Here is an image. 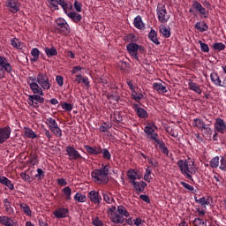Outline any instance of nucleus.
Instances as JSON below:
<instances>
[{
    "label": "nucleus",
    "mask_w": 226,
    "mask_h": 226,
    "mask_svg": "<svg viewBox=\"0 0 226 226\" xmlns=\"http://www.w3.org/2000/svg\"><path fill=\"white\" fill-rule=\"evenodd\" d=\"M180 185H182V186L185 187V190H188L189 192H193V190H195V188L192 185H190L185 182H180Z\"/></svg>",
    "instance_id": "obj_61"
},
{
    "label": "nucleus",
    "mask_w": 226,
    "mask_h": 226,
    "mask_svg": "<svg viewBox=\"0 0 226 226\" xmlns=\"http://www.w3.org/2000/svg\"><path fill=\"white\" fill-rule=\"evenodd\" d=\"M62 109L64 110H66L67 112H72V110H73V106L70 103H67V102H64L62 104Z\"/></svg>",
    "instance_id": "obj_54"
},
{
    "label": "nucleus",
    "mask_w": 226,
    "mask_h": 226,
    "mask_svg": "<svg viewBox=\"0 0 226 226\" xmlns=\"http://www.w3.org/2000/svg\"><path fill=\"white\" fill-rule=\"evenodd\" d=\"M74 200H77V202H84L86 200V195L77 192L74 196Z\"/></svg>",
    "instance_id": "obj_50"
},
{
    "label": "nucleus",
    "mask_w": 226,
    "mask_h": 226,
    "mask_svg": "<svg viewBox=\"0 0 226 226\" xmlns=\"http://www.w3.org/2000/svg\"><path fill=\"white\" fill-rule=\"evenodd\" d=\"M117 213L118 215H120L123 218H129L130 217V213L128 212V210H126V207H124V206H118L117 207Z\"/></svg>",
    "instance_id": "obj_35"
},
{
    "label": "nucleus",
    "mask_w": 226,
    "mask_h": 226,
    "mask_svg": "<svg viewBox=\"0 0 226 226\" xmlns=\"http://www.w3.org/2000/svg\"><path fill=\"white\" fill-rule=\"evenodd\" d=\"M133 26L136 29H144V22H142V17L138 15L133 21Z\"/></svg>",
    "instance_id": "obj_34"
},
{
    "label": "nucleus",
    "mask_w": 226,
    "mask_h": 226,
    "mask_svg": "<svg viewBox=\"0 0 226 226\" xmlns=\"http://www.w3.org/2000/svg\"><path fill=\"white\" fill-rule=\"evenodd\" d=\"M193 225L194 226H206V222H204V220H202L200 218H195L193 221Z\"/></svg>",
    "instance_id": "obj_55"
},
{
    "label": "nucleus",
    "mask_w": 226,
    "mask_h": 226,
    "mask_svg": "<svg viewBox=\"0 0 226 226\" xmlns=\"http://www.w3.org/2000/svg\"><path fill=\"white\" fill-rule=\"evenodd\" d=\"M195 28L198 29V31H200V33H204L207 31V29H209V27L207 26V24L204 22H197L195 24Z\"/></svg>",
    "instance_id": "obj_38"
},
{
    "label": "nucleus",
    "mask_w": 226,
    "mask_h": 226,
    "mask_svg": "<svg viewBox=\"0 0 226 226\" xmlns=\"http://www.w3.org/2000/svg\"><path fill=\"white\" fill-rule=\"evenodd\" d=\"M147 161H148V163H149L150 165H152V167L156 168V167H158V166H159V163L156 162V160H155V159H153V158H147Z\"/></svg>",
    "instance_id": "obj_64"
},
{
    "label": "nucleus",
    "mask_w": 226,
    "mask_h": 226,
    "mask_svg": "<svg viewBox=\"0 0 226 226\" xmlns=\"http://www.w3.org/2000/svg\"><path fill=\"white\" fill-rule=\"evenodd\" d=\"M144 132L147 139H151L152 140H154V142H159L160 139H158V133H156L154 127L147 125Z\"/></svg>",
    "instance_id": "obj_9"
},
{
    "label": "nucleus",
    "mask_w": 226,
    "mask_h": 226,
    "mask_svg": "<svg viewBox=\"0 0 226 226\" xmlns=\"http://www.w3.org/2000/svg\"><path fill=\"white\" fill-rule=\"evenodd\" d=\"M192 124L195 128H198V130H202L206 123L200 118H194L192 121Z\"/></svg>",
    "instance_id": "obj_37"
},
{
    "label": "nucleus",
    "mask_w": 226,
    "mask_h": 226,
    "mask_svg": "<svg viewBox=\"0 0 226 226\" xmlns=\"http://www.w3.org/2000/svg\"><path fill=\"white\" fill-rule=\"evenodd\" d=\"M160 33L162 34L164 38H170V28L165 26H161Z\"/></svg>",
    "instance_id": "obj_41"
},
{
    "label": "nucleus",
    "mask_w": 226,
    "mask_h": 226,
    "mask_svg": "<svg viewBox=\"0 0 226 226\" xmlns=\"http://www.w3.org/2000/svg\"><path fill=\"white\" fill-rule=\"evenodd\" d=\"M31 56H33V58H31V61L33 63H36V61H38V59L40 58V49H38L37 48L32 49Z\"/></svg>",
    "instance_id": "obj_40"
},
{
    "label": "nucleus",
    "mask_w": 226,
    "mask_h": 226,
    "mask_svg": "<svg viewBox=\"0 0 226 226\" xmlns=\"http://www.w3.org/2000/svg\"><path fill=\"white\" fill-rule=\"evenodd\" d=\"M188 86H189V89H191V91H194V93H197L198 94H202V89H200V86H199V84L193 82V80L189 79Z\"/></svg>",
    "instance_id": "obj_24"
},
{
    "label": "nucleus",
    "mask_w": 226,
    "mask_h": 226,
    "mask_svg": "<svg viewBox=\"0 0 226 226\" xmlns=\"http://www.w3.org/2000/svg\"><path fill=\"white\" fill-rule=\"evenodd\" d=\"M56 30L59 31L62 34H66V33H70V25L68 22L63 18H58L56 19Z\"/></svg>",
    "instance_id": "obj_8"
},
{
    "label": "nucleus",
    "mask_w": 226,
    "mask_h": 226,
    "mask_svg": "<svg viewBox=\"0 0 226 226\" xmlns=\"http://www.w3.org/2000/svg\"><path fill=\"white\" fill-rule=\"evenodd\" d=\"M155 144L159 146L163 154H169V148L167 147V146H165V143H163V141L159 139V141H155Z\"/></svg>",
    "instance_id": "obj_45"
},
{
    "label": "nucleus",
    "mask_w": 226,
    "mask_h": 226,
    "mask_svg": "<svg viewBox=\"0 0 226 226\" xmlns=\"http://www.w3.org/2000/svg\"><path fill=\"white\" fill-rule=\"evenodd\" d=\"M195 202L202 206L204 209H206L207 206H211V199L209 197H201L200 199H197V197H195Z\"/></svg>",
    "instance_id": "obj_19"
},
{
    "label": "nucleus",
    "mask_w": 226,
    "mask_h": 226,
    "mask_svg": "<svg viewBox=\"0 0 226 226\" xmlns=\"http://www.w3.org/2000/svg\"><path fill=\"white\" fill-rule=\"evenodd\" d=\"M66 153L70 158V160H79V158H82V155L75 149L73 147H66Z\"/></svg>",
    "instance_id": "obj_12"
},
{
    "label": "nucleus",
    "mask_w": 226,
    "mask_h": 226,
    "mask_svg": "<svg viewBox=\"0 0 226 226\" xmlns=\"http://www.w3.org/2000/svg\"><path fill=\"white\" fill-rule=\"evenodd\" d=\"M109 216L113 223H124V217L119 214H109Z\"/></svg>",
    "instance_id": "obj_23"
},
{
    "label": "nucleus",
    "mask_w": 226,
    "mask_h": 226,
    "mask_svg": "<svg viewBox=\"0 0 226 226\" xmlns=\"http://www.w3.org/2000/svg\"><path fill=\"white\" fill-rule=\"evenodd\" d=\"M88 199H90L91 202H94V204H100V202H102V196H100V193L96 191H90L88 192Z\"/></svg>",
    "instance_id": "obj_16"
},
{
    "label": "nucleus",
    "mask_w": 226,
    "mask_h": 226,
    "mask_svg": "<svg viewBox=\"0 0 226 226\" xmlns=\"http://www.w3.org/2000/svg\"><path fill=\"white\" fill-rule=\"evenodd\" d=\"M111 126L104 122L100 127H99V132H102V133H107L109 130H110Z\"/></svg>",
    "instance_id": "obj_49"
},
{
    "label": "nucleus",
    "mask_w": 226,
    "mask_h": 226,
    "mask_svg": "<svg viewBox=\"0 0 226 226\" xmlns=\"http://www.w3.org/2000/svg\"><path fill=\"white\" fill-rule=\"evenodd\" d=\"M133 188L136 190V192H139V193H142L144 190H146V186H147V184L144 181L137 182L135 181L132 183Z\"/></svg>",
    "instance_id": "obj_25"
},
{
    "label": "nucleus",
    "mask_w": 226,
    "mask_h": 226,
    "mask_svg": "<svg viewBox=\"0 0 226 226\" xmlns=\"http://www.w3.org/2000/svg\"><path fill=\"white\" fill-rule=\"evenodd\" d=\"M210 79L213 84H215V86H223L222 85V79H220V76H218V73H216L215 72L210 74Z\"/></svg>",
    "instance_id": "obj_32"
},
{
    "label": "nucleus",
    "mask_w": 226,
    "mask_h": 226,
    "mask_svg": "<svg viewBox=\"0 0 226 226\" xmlns=\"http://www.w3.org/2000/svg\"><path fill=\"white\" fill-rule=\"evenodd\" d=\"M199 44L202 52H209V46L207 44L202 42V41H199Z\"/></svg>",
    "instance_id": "obj_57"
},
{
    "label": "nucleus",
    "mask_w": 226,
    "mask_h": 226,
    "mask_svg": "<svg viewBox=\"0 0 226 226\" xmlns=\"http://www.w3.org/2000/svg\"><path fill=\"white\" fill-rule=\"evenodd\" d=\"M201 132H203V133L205 135H211V133H213V131L209 128V126H207L206 124L205 125L201 128Z\"/></svg>",
    "instance_id": "obj_58"
},
{
    "label": "nucleus",
    "mask_w": 226,
    "mask_h": 226,
    "mask_svg": "<svg viewBox=\"0 0 226 226\" xmlns=\"http://www.w3.org/2000/svg\"><path fill=\"white\" fill-rule=\"evenodd\" d=\"M209 165L211 169H218L220 165V156L213 157L209 162Z\"/></svg>",
    "instance_id": "obj_42"
},
{
    "label": "nucleus",
    "mask_w": 226,
    "mask_h": 226,
    "mask_svg": "<svg viewBox=\"0 0 226 226\" xmlns=\"http://www.w3.org/2000/svg\"><path fill=\"white\" fill-rule=\"evenodd\" d=\"M19 207H21L22 211H24V213L26 215H27V216H31L32 212H31V207H29V206L26 203H21L19 205Z\"/></svg>",
    "instance_id": "obj_47"
},
{
    "label": "nucleus",
    "mask_w": 226,
    "mask_h": 226,
    "mask_svg": "<svg viewBox=\"0 0 226 226\" xmlns=\"http://www.w3.org/2000/svg\"><path fill=\"white\" fill-rule=\"evenodd\" d=\"M45 123L49 130H50V132H52L56 137H63V131L61 130V127H59V125L57 124V122H56V119L52 117H48Z\"/></svg>",
    "instance_id": "obj_4"
},
{
    "label": "nucleus",
    "mask_w": 226,
    "mask_h": 226,
    "mask_svg": "<svg viewBox=\"0 0 226 226\" xmlns=\"http://www.w3.org/2000/svg\"><path fill=\"white\" fill-rule=\"evenodd\" d=\"M153 89L154 91H155L156 93H162L165 94L168 92L167 90V87L165 85H163L162 82L160 83H153Z\"/></svg>",
    "instance_id": "obj_21"
},
{
    "label": "nucleus",
    "mask_w": 226,
    "mask_h": 226,
    "mask_svg": "<svg viewBox=\"0 0 226 226\" xmlns=\"http://www.w3.org/2000/svg\"><path fill=\"white\" fill-rule=\"evenodd\" d=\"M103 200L107 202V204H112L114 202V196H112V193L108 192H102Z\"/></svg>",
    "instance_id": "obj_36"
},
{
    "label": "nucleus",
    "mask_w": 226,
    "mask_h": 226,
    "mask_svg": "<svg viewBox=\"0 0 226 226\" xmlns=\"http://www.w3.org/2000/svg\"><path fill=\"white\" fill-rule=\"evenodd\" d=\"M126 49L130 56H132V57H134L136 61H139V50H140V52H144V46H140L135 42L129 43L126 46Z\"/></svg>",
    "instance_id": "obj_7"
},
{
    "label": "nucleus",
    "mask_w": 226,
    "mask_h": 226,
    "mask_svg": "<svg viewBox=\"0 0 226 226\" xmlns=\"http://www.w3.org/2000/svg\"><path fill=\"white\" fill-rule=\"evenodd\" d=\"M127 177L130 180V183H132V184L135 183V181H137V179H140V177H139L137 170H132V169H130L127 170Z\"/></svg>",
    "instance_id": "obj_20"
},
{
    "label": "nucleus",
    "mask_w": 226,
    "mask_h": 226,
    "mask_svg": "<svg viewBox=\"0 0 226 226\" xmlns=\"http://www.w3.org/2000/svg\"><path fill=\"white\" fill-rule=\"evenodd\" d=\"M177 167L184 176H186L187 179L193 181L192 174H195V162L192 159H186L185 161L179 160L177 162Z\"/></svg>",
    "instance_id": "obj_2"
},
{
    "label": "nucleus",
    "mask_w": 226,
    "mask_h": 226,
    "mask_svg": "<svg viewBox=\"0 0 226 226\" xmlns=\"http://www.w3.org/2000/svg\"><path fill=\"white\" fill-rule=\"evenodd\" d=\"M213 47L215 50H218L219 52L222 50H225V44H223L222 42H215L214 43Z\"/></svg>",
    "instance_id": "obj_51"
},
{
    "label": "nucleus",
    "mask_w": 226,
    "mask_h": 226,
    "mask_svg": "<svg viewBox=\"0 0 226 226\" xmlns=\"http://www.w3.org/2000/svg\"><path fill=\"white\" fill-rule=\"evenodd\" d=\"M192 7L194 8V10H196V11H198V13H200V15H201V17L207 19L206 8H204L200 3H199L198 1H194L192 4Z\"/></svg>",
    "instance_id": "obj_15"
},
{
    "label": "nucleus",
    "mask_w": 226,
    "mask_h": 226,
    "mask_svg": "<svg viewBox=\"0 0 226 226\" xmlns=\"http://www.w3.org/2000/svg\"><path fill=\"white\" fill-rule=\"evenodd\" d=\"M166 132H169L170 135H171V137H174L175 139H177V137H178L179 133L173 128L168 127L166 129Z\"/></svg>",
    "instance_id": "obj_52"
},
{
    "label": "nucleus",
    "mask_w": 226,
    "mask_h": 226,
    "mask_svg": "<svg viewBox=\"0 0 226 226\" xmlns=\"http://www.w3.org/2000/svg\"><path fill=\"white\" fill-rule=\"evenodd\" d=\"M63 194L65 197L66 200H72V189L70 188V186H66L64 187L63 190Z\"/></svg>",
    "instance_id": "obj_44"
},
{
    "label": "nucleus",
    "mask_w": 226,
    "mask_h": 226,
    "mask_svg": "<svg viewBox=\"0 0 226 226\" xmlns=\"http://www.w3.org/2000/svg\"><path fill=\"white\" fill-rule=\"evenodd\" d=\"M132 96L135 102H139V100H142L144 98V94H142V90L139 88H134V90L132 91Z\"/></svg>",
    "instance_id": "obj_30"
},
{
    "label": "nucleus",
    "mask_w": 226,
    "mask_h": 226,
    "mask_svg": "<svg viewBox=\"0 0 226 226\" xmlns=\"http://www.w3.org/2000/svg\"><path fill=\"white\" fill-rule=\"evenodd\" d=\"M101 154H102V157H103L104 160H108V161L112 160V154H110V152L107 148L102 149Z\"/></svg>",
    "instance_id": "obj_46"
},
{
    "label": "nucleus",
    "mask_w": 226,
    "mask_h": 226,
    "mask_svg": "<svg viewBox=\"0 0 226 226\" xmlns=\"http://www.w3.org/2000/svg\"><path fill=\"white\" fill-rule=\"evenodd\" d=\"M27 84L34 94L28 95V105L38 107V103H44L45 98L41 97L45 94L43 91H49L52 87L49 76L43 72H40L37 76H30L27 78Z\"/></svg>",
    "instance_id": "obj_1"
},
{
    "label": "nucleus",
    "mask_w": 226,
    "mask_h": 226,
    "mask_svg": "<svg viewBox=\"0 0 226 226\" xmlns=\"http://www.w3.org/2000/svg\"><path fill=\"white\" fill-rule=\"evenodd\" d=\"M73 6H74V10H76L78 13H80V11H82V4H80V2L75 0Z\"/></svg>",
    "instance_id": "obj_56"
},
{
    "label": "nucleus",
    "mask_w": 226,
    "mask_h": 226,
    "mask_svg": "<svg viewBox=\"0 0 226 226\" xmlns=\"http://www.w3.org/2000/svg\"><path fill=\"white\" fill-rule=\"evenodd\" d=\"M219 169L226 172V159L223 156L221 157Z\"/></svg>",
    "instance_id": "obj_53"
},
{
    "label": "nucleus",
    "mask_w": 226,
    "mask_h": 226,
    "mask_svg": "<svg viewBox=\"0 0 226 226\" xmlns=\"http://www.w3.org/2000/svg\"><path fill=\"white\" fill-rule=\"evenodd\" d=\"M48 3L50 4V8L59 10V3H61V0H48Z\"/></svg>",
    "instance_id": "obj_48"
},
{
    "label": "nucleus",
    "mask_w": 226,
    "mask_h": 226,
    "mask_svg": "<svg viewBox=\"0 0 226 226\" xmlns=\"http://www.w3.org/2000/svg\"><path fill=\"white\" fill-rule=\"evenodd\" d=\"M7 8L11 13H17L20 10L19 0H7Z\"/></svg>",
    "instance_id": "obj_13"
},
{
    "label": "nucleus",
    "mask_w": 226,
    "mask_h": 226,
    "mask_svg": "<svg viewBox=\"0 0 226 226\" xmlns=\"http://www.w3.org/2000/svg\"><path fill=\"white\" fill-rule=\"evenodd\" d=\"M64 10V13L68 15V4L64 2V0H61V2L58 4Z\"/></svg>",
    "instance_id": "obj_60"
},
{
    "label": "nucleus",
    "mask_w": 226,
    "mask_h": 226,
    "mask_svg": "<svg viewBox=\"0 0 226 226\" xmlns=\"http://www.w3.org/2000/svg\"><path fill=\"white\" fill-rule=\"evenodd\" d=\"M35 177L38 179H41V177H45V173L43 172V170L41 169H37V174L35 175Z\"/></svg>",
    "instance_id": "obj_62"
},
{
    "label": "nucleus",
    "mask_w": 226,
    "mask_h": 226,
    "mask_svg": "<svg viewBox=\"0 0 226 226\" xmlns=\"http://www.w3.org/2000/svg\"><path fill=\"white\" fill-rule=\"evenodd\" d=\"M134 110L137 113L138 117H140L141 119H147L148 117L147 111L143 108L139 107L138 104L134 105Z\"/></svg>",
    "instance_id": "obj_22"
},
{
    "label": "nucleus",
    "mask_w": 226,
    "mask_h": 226,
    "mask_svg": "<svg viewBox=\"0 0 226 226\" xmlns=\"http://www.w3.org/2000/svg\"><path fill=\"white\" fill-rule=\"evenodd\" d=\"M4 207L5 209V215H15V210L13 209V207H11V202H10V200L7 198L4 200Z\"/></svg>",
    "instance_id": "obj_18"
},
{
    "label": "nucleus",
    "mask_w": 226,
    "mask_h": 226,
    "mask_svg": "<svg viewBox=\"0 0 226 226\" xmlns=\"http://www.w3.org/2000/svg\"><path fill=\"white\" fill-rule=\"evenodd\" d=\"M0 223L4 226H18L19 223L7 215L0 216Z\"/></svg>",
    "instance_id": "obj_14"
},
{
    "label": "nucleus",
    "mask_w": 226,
    "mask_h": 226,
    "mask_svg": "<svg viewBox=\"0 0 226 226\" xmlns=\"http://www.w3.org/2000/svg\"><path fill=\"white\" fill-rule=\"evenodd\" d=\"M85 149L88 154H102V147H91L89 145H85Z\"/></svg>",
    "instance_id": "obj_17"
},
{
    "label": "nucleus",
    "mask_w": 226,
    "mask_h": 226,
    "mask_svg": "<svg viewBox=\"0 0 226 226\" xmlns=\"http://www.w3.org/2000/svg\"><path fill=\"white\" fill-rule=\"evenodd\" d=\"M44 52L47 57H54V56H57V49H56V47L54 46H52L51 48H44Z\"/></svg>",
    "instance_id": "obj_33"
},
{
    "label": "nucleus",
    "mask_w": 226,
    "mask_h": 226,
    "mask_svg": "<svg viewBox=\"0 0 226 226\" xmlns=\"http://www.w3.org/2000/svg\"><path fill=\"white\" fill-rule=\"evenodd\" d=\"M151 174H153V169H151V166H147L145 169L144 181H147V183H151V181H153V177Z\"/></svg>",
    "instance_id": "obj_29"
},
{
    "label": "nucleus",
    "mask_w": 226,
    "mask_h": 226,
    "mask_svg": "<svg viewBox=\"0 0 226 226\" xmlns=\"http://www.w3.org/2000/svg\"><path fill=\"white\" fill-rule=\"evenodd\" d=\"M92 222L95 226H103V222L98 217H94Z\"/></svg>",
    "instance_id": "obj_63"
},
{
    "label": "nucleus",
    "mask_w": 226,
    "mask_h": 226,
    "mask_svg": "<svg viewBox=\"0 0 226 226\" xmlns=\"http://www.w3.org/2000/svg\"><path fill=\"white\" fill-rule=\"evenodd\" d=\"M91 176L98 185H107L109 183V167L102 166L99 170H94L92 171Z\"/></svg>",
    "instance_id": "obj_3"
},
{
    "label": "nucleus",
    "mask_w": 226,
    "mask_h": 226,
    "mask_svg": "<svg viewBox=\"0 0 226 226\" xmlns=\"http://www.w3.org/2000/svg\"><path fill=\"white\" fill-rule=\"evenodd\" d=\"M11 64L8 58L0 56V79H4L6 73H11Z\"/></svg>",
    "instance_id": "obj_6"
},
{
    "label": "nucleus",
    "mask_w": 226,
    "mask_h": 226,
    "mask_svg": "<svg viewBox=\"0 0 226 226\" xmlns=\"http://www.w3.org/2000/svg\"><path fill=\"white\" fill-rule=\"evenodd\" d=\"M11 135V128L10 126H5L0 128V144H4L10 136Z\"/></svg>",
    "instance_id": "obj_10"
},
{
    "label": "nucleus",
    "mask_w": 226,
    "mask_h": 226,
    "mask_svg": "<svg viewBox=\"0 0 226 226\" xmlns=\"http://www.w3.org/2000/svg\"><path fill=\"white\" fill-rule=\"evenodd\" d=\"M11 47H14V49L22 50V42L17 38H13L11 40Z\"/></svg>",
    "instance_id": "obj_43"
},
{
    "label": "nucleus",
    "mask_w": 226,
    "mask_h": 226,
    "mask_svg": "<svg viewBox=\"0 0 226 226\" xmlns=\"http://www.w3.org/2000/svg\"><path fill=\"white\" fill-rule=\"evenodd\" d=\"M157 19L161 24H167L170 19V14L167 12V9L163 4H158L156 9Z\"/></svg>",
    "instance_id": "obj_5"
},
{
    "label": "nucleus",
    "mask_w": 226,
    "mask_h": 226,
    "mask_svg": "<svg viewBox=\"0 0 226 226\" xmlns=\"http://www.w3.org/2000/svg\"><path fill=\"white\" fill-rule=\"evenodd\" d=\"M0 183L1 185L7 186L9 190H15V185H13V183H11V181L6 177L0 176Z\"/></svg>",
    "instance_id": "obj_27"
},
{
    "label": "nucleus",
    "mask_w": 226,
    "mask_h": 226,
    "mask_svg": "<svg viewBox=\"0 0 226 226\" xmlns=\"http://www.w3.org/2000/svg\"><path fill=\"white\" fill-rule=\"evenodd\" d=\"M215 130L217 133H226V123L222 118H216L215 123Z\"/></svg>",
    "instance_id": "obj_11"
},
{
    "label": "nucleus",
    "mask_w": 226,
    "mask_h": 226,
    "mask_svg": "<svg viewBox=\"0 0 226 226\" xmlns=\"http://www.w3.org/2000/svg\"><path fill=\"white\" fill-rule=\"evenodd\" d=\"M24 135L26 139H36L38 137L31 128H25Z\"/></svg>",
    "instance_id": "obj_39"
},
{
    "label": "nucleus",
    "mask_w": 226,
    "mask_h": 226,
    "mask_svg": "<svg viewBox=\"0 0 226 226\" xmlns=\"http://www.w3.org/2000/svg\"><path fill=\"white\" fill-rule=\"evenodd\" d=\"M67 17H69V19L73 20V22H75L76 24H79V22L82 20V15L75 11H69V13H67Z\"/></svg>",
    "instance_id": "obj_28"
},
{
    "label": "nucleus",
    "mask_w": 226,
    "mask_h": 226,
    "mask_svg": "<svg viewBox=\"0 0 226 226\" xmlns=\"http://www.w3.org/2000/svg\"><path fill=\"white\" fill-rule=\"evenodd\" d=\"M56 82L60 87H63L64 84V79L63 78V76L57 75L56 77Z\"/></svg>",
    "instance_id": "obj_59"
},
{
    "label": "nucleus",
    "mask_w": 226,
    "mask_h": 226,
    "mask_svg": "<svg viewBox=\"0 0 226 226\" xmlns=\"http://www.w3.org/2000/svg\"><path fill=\"white\" fill-rule=\"evenodd\" d=\"M148 38L155 45H160V41H158V34L154 29H151L149 34H148Z\"/></svg>",
    "instance_id": "obj_31"
},
{
    "label": "nucleus",
    "mask_w": 226,
    "mask_h": 226,
    "mask_svg": "<svg viewBox=\"0 0 226 226\" xmlns=\"http://www.w3.org/2000/svg\"><path fill=\"white\" fill-rule=\"evenodd\" d=\"M69 210L67 208L62 207L58 208L54 212L56 218H66L68 216Z\"/></svg>",
    "instance_id": "obj_26"
}]
</instances>
